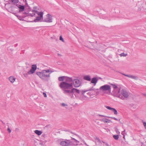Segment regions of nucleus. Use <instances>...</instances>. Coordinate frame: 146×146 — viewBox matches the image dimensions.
Here are the masks:
<instances>
[{
  "mask_svg": "<svg viewBox=\"0 0 146 146\" xmlns=\"http://www.w3.org/2000/svg\"><path fill=\"white\" fill-rule=\"evenodd\" d=\"M50 72V70L49 69L45 70L41 72H36V74L42 80L48 81L50 77V73H49Z\"/></svg>",
  "mask_w": 146,
  "mask_h": 146,
  "instance_id": "2",
  "label": "nucleus"
},
{
  "mask_svg": "<svg viewBox=\"0 0 146 146\" xmlns=\"http://www.w3.org/2000/svg\"><path fill=\"white\" fill-rule=\"evenodd\" d=\"M125 130L124 129L123 131H122V132H121V134L122 135H123V138L124 139H125Z\"/></svg>",
  "mask_w": 146,
  "mask_h": 146,
  "instance_id": "27",
  "label": "nucleus"
},
{
  "mask_svg": "<svg viewBox=\"0 0 146 146\" xmlns=\"http://www.w3.org/2000/svg\"><path fill=\"white\" fill-rule=\"evenodd\" d=\"M113 138L115 140H117L119 138V136L118 135H113Z\"/></svg>",
  "mask_w": 146,
  "mask_h": 146,
  "instance_id": "25",
  "label": "nucleus"
},
{
  "mask_svg": "<svg viewBox=\"0 0 146 146\" xmlns=\"http://www.w3.org/2000/svg\"><path fill=\"white\" fill-rule=\"evenodd\" d=\"M141 146H142V145H141Z\"/></svg>",
  "mask_w": 146,
  "mask_h": 146,
  "instance_id": "53",
  "label": "nucleus"
},
{
  "mask_svg": "<svg viewBox=\"0 0 146 146\" xmlns=\"http://www.w3.org/2000/svg\"><path fill=\"white\" fill-rule=\"evenodd\" d=\"M43 94L44 97H47V95L46 94L45 92H43Z\"/></svg>",
  "mask_w": 146,
  "mask_h": 146,
  "instance_id": "39",
  "label": "nucleus"
},
{
  "mask_svg": "<svg viewBox=\"0 0 146 146\" xmlns=\"http://www.w3.org/2000/svg\"><path fill=\"white\" fill-rule=\"evenodd\" d=\"M61 105L63 107H66L68 106L67 104H66L64 103H62L61 104Z\"/></svg>",
  "mask_w": 146,
  "mask_h": 146,
  "instance_id": "32",
  "label": "nucleus"
},
{
  "mask_svg": "<svg viewBox=\"0 0 146 146\" xmlns=\"http://www.w3.org/2000/svg\"><path fill=\"white\" fill-rule=\"evenodd\" d=\"M95 139L97 141L99 144H102V142L98 138L96 137Z\"/></svg>",
  "mask_w": 146,
  "mask_h": 146,
  "instance_id": "23",
  "label": "nucleus"
},
{
  "mask_svg": "<svg viewBox=\"0 0 146 146\" xmlns=\"http://www.w3.org/2000/svg\"><path fill=\"white\" fill-rule=\"evenodd\" d=\"M143 123L145 128L146 129V122H143Z\"/></svg>",
  "mask_w": 146,
  "mask_h": 146,
  "instance_id": "38",
  "label": "nucleus"
},
{
  "mask_svg": "<svg viewBox=\"0 0 146 146\" xmlns=\"http://www.w3.org/2000/svg\"><path fill=\"white\" fill-rule=\"evenodd\" d=\"M9 79L11 83H13L15 81V78L11 76L9 78Z\"/></svg>",
  "mask_w": 146,
  "mask_h": 146,
  "instance_id": "19",
  "label": "nucleus"
},
{
  "mask_svg": "<svg viewBox=\"0 0 146 146\" xmlns=\"http://www.w3.org/2000/svg\"><path fill=\"white\" fill-rule=\"evenodd\" d=\"M10 12L11 13H13V11L12 10H11V9H10Z\"/></svg>",
  "mask_w": 146,
  "mask_h": 146,
  "instance_id": "45",
  "label": "nucleus"
},
{
  "mask_svg": "<svg viewBox=\"0 0 146 146\" xmlns=\"http://www.w3.org/2000/svg\"><path fill=\"white\" fill-rule=\"evenodd\" d=\"M98 116H100V117H106V116L104 115H100V114H98Z\"/></svg>",
  "mask_w": 146,
  "mask_h": 146,
  "instance_id": "37",
  "label": "nucleus"
},
{
  "mask_svg": "<svg viewBox=\"0 0 146 146\" xmlns=\"http://www.w3.org/2000/svg\"><path fill=\"white\" fill-rule=\"evenodd\" d=\"M84 95H81L80 96H76V97L78 99H79L82 100H84L85 98L84 97Z\"/></svg>",
  "mask_w": 146,
  "mask_h": 146,
  "instance_id": "20",
  "label": "nucleus"
},
{
  "mask_svg": "<svg viewBox=\"0 0 146 146\" xmlns=\"http://www.w3.org/2000/svg\"><path fill=\"white\" fill-rule=\"evenodd\" d=\"M113 88V93L116 95H117L118 94L120 93V91L121 89L120 88L118 87L115 84H111Z\"/></svg>",
  "mask_w": 146,
  "mask_h": 146,
  "instance_id": "9",
  "label": "nucleus"
},
{
  "mask_svg": "<svg viewBox=\"0 0 146 146\" xmlns=\"http://www.w3.org/2000/svg\"><path fill=\"white\" fill-rule=\"evenodd\" d=\"M121 74H122L124 75L125 76H126L130 78H131L134 79L135 80H137L138 79V77L137 76H133L132 75H127V74H123L122 73H121Z\"/></svg>",
  "mask_w": 146,
  "mask_h": 146,
  "instance_id": "14",
  "label": "nucleus"
},
{
  "mask_svg": "<svg viewBox=\"0 0 146 146\" xmlns=\"http://www.w3.org/2000/svg\"><path fill=\"white\" fill-rule=\"evenodd\" d=\"M83 78L84 80L88 81H90L91 80L90 76L89 75L84 76V77Z\"/></svg>",
  "mask_w": 146,
  "mask_h": 146,
  "instance_id": "18",
  "label": "nucleus"
},
{
  "mask_svg": "<svg viewBox=\"0 0 146 146\" xmlns=\"http://www.w3.org/2000/svg\"><path fill=\"white\" fill-rule=\"evenodd\" d=\"M54 72V71H51V70H50V72H49V73H50V74H51V73L52 72Z\"/></svg>",
  "mask_w": 146,
  "mask_h": 146,
  "instance_id": "44",
  "label": "nucleus"
},
{
  "mask_svg": "<svg viewBox=\"0 0 146 146\" xmlns=\"http://www.w3.org/2000/svg\"><path fill=\"white\" fill-rule=\"evenodd\" d=\"M25 5L28 6V5L27 4V1L26 0H25Z\"/></svg>",
  "mask_w": 146,
  "mask_h": 146,
  "instance_id": "41",
  "label": "nucleus"
},
{
  "mask_svg": "<svg viewBox=\"0 0 146 146\" xmlns=\"http://www.w3.org/2000/svg\"><path fill=\"white\" fill-rule=\"evenodd\" d=\"M101 121H103L104 123H110L111 122V121L109 119H108L106 118L101 119H100Z\"/></svg>",
  "mask_w": 146,
  "mask_h": 146,
  "instance_id": "16",
  "label": "nucleus"
},
{
  "mask_svg": "<svg viewBox=\"0 0 146 146\" xmlns=\"http://www.w3.org/2000/svg\"><path fill=\"white\" fill-rule=\"evenodd\" d=\"M99 89L103 92L108 91L109 93L110 94L111 93V86L107 84H106L101 86Z\"/></svg>",
  "mask_w": 146,
  "mask_h": 146,
  "instance_id": "7",
  "label": "nucleus"
},
{
  "mask_svg": "<svg viewBox=\"0 0 146 146\" xmlns=\"http://www.w3.org/2000/svg\"><path fill=\"white\" fill-rule=\"evenodd\" d=\"M143 96L146 97V94H143Z\"/></svg>",
  "mask_w": 146,
  "mask_h": 146,
  "instance_id": "48",
  "label": "nucleus"
},
{
  "mask_svg": "<svg viewBox=\"0 0 146 146\" xmlns=\"http://www.w3.org/2000/svg\"><path fill=\"white\" fill-rule=\"evenodd\" d=\"M108 118H111L113 119H114L115 120L118 121V120L115 117H108Z\"/></svg>",
  "mask_w": 146,
  "mask_h": 146,
  "instance_id": "33",
  "label": "nucleus"
},
{
  "mask_svg": "<svg viewBox=\"0 0 146 146\" xmlns=\"http://www.w3.org/2000/svg\"><path fill=\"white\" fill-rule=\"evenodd\" d=\"M35 133L38 135H40L42 133V131L38 130H35Z\"/></svg>",
  "mask_w": 146,
  "mask_h": 146,
  "instance_id": "22",
  "label": "nucleus"
},
{
  "mask_svg": "<svg viewBox=\"0 0 146 146\" xmlns=\"http://www.w3.org/2000/svg\"><path fill=\"white\" fill-rule=\"evenodd\" d=\"M19 1V0H9V3L11 4H15Z\"/></svg>",
  "mask_w": 146,
  "mask_h": 146,
  "instance_id": "17",
  "label": "nucleus"
},
{
  "mask_svg": "<svg viewBox=\"0 0 146 146\" xmlns=\"http://www.w3.org/2000/svg\"><path fill=\"white\" fill-rule=\"evenodd\" d=\"M17 128H16V130H17Z\"/></svg>",
  "mask_w": 146,
  "mask_h": 146,
  "instance_id": "51",
  "label": "nucleus"
},
{
  "mask_svg": "<svg viewBox=\"0 0 146 146\" xmlns=\"http://www.w3.org/2000/svg\"><path fill=\"white\" fill-rule=\"evenodd\" d=\"M74 80L73 82V85L74 87L76 88L78 87L81 85V82L78 79H76L74 78Z\"/></svg>",
  "mask_w": 146,
  "mask_h": 146,
  "instance_id": "11",
  "label": "nucleus"
},
{
  "mask_svg": "<svg viewBox=\"0 0 146 146\" xmlns=\"http://www.w3.org/2000/svg\"><path fill=\"white\" fill-rule=\"evenodd\" d=\"M33 13L29 14L27 16H30L31 17H35L36 16L35 14H37L38 16L34 20L31 21V22H37L40 21L41 20L43 19V13L42 12H39L36 10L32 11Z\"/></svg>",
  "mask_w": 146,
  "mask_h": 146,
  "instance_id": "3",
  "label": "nucleus"
},
{
  "mask_svg": "<svg viewBox=\"0 0 146 146\" xmlns=\"http://www.w3.org/2000/svg\"><path fill=\"white\" fill-rule=\"evenodd\" d=\"M127 54H125L124 53H122L120 54H119V55L120 56H123V57H125L127 56Z\"/></svg>",
  "mask_w": 146,
  "mask_h": 146,
  "instance_id": "24",
  "label": "nucleus"
},
{
  "mask_svg": "<svg viewBox=\"0 0 146 146\" xmlns=\"http://www.w3.org/2000/svg\"><path fill=\"white\" fill-rule=\"evenodd\" d=\"M17 18H18V19L20 20H21V21H23V19H22V17L20 16H19V15H17Z\"/></svg>",
  "mask_w": 146,
  "mask_h": 146,
  "instance_id": "30",
  "label": "nucleus"
},
{
  "mask_svg": "<svg viewBox=\"0 0 146 146\" xmlns=\"http://www.w3.org/2000/svg\"><path fill=\"white\" fill-rule=\"evenodd\" d=\"M88 91V90H82L81 91L82 94L83 95H84V94Z\"/></svg>",
  "mask_w": 146,
  "mask_h": 146,
  "instance_id": "29",
  "label": "nucleus"
},
{
  "mask_svg": "<svg viewBox=\"0 0 146 146\" xmlns=\"http://www.w3.org/2000/svg\"><path fill=\"white\" fill-rule=\"evenodd\" d=\"M28 74H29L27 72V73H24L23 75L25 77H27L28 76Z\"/></svg>",
  "mask_w": 146,
  "mask_h": 146,
  "instance_id": "35",
  "label": "nucleus"
},
{
  "mask_svg": "<svg viewBox=\"0 0 146 146\" xmlns=\"http://www.w3.org/2000/svg\"><path fill=\"white\" fill-rule=\"evenodd\" d=\"M66 108H67L66 107Z\"/></svg>",
  "mask_w": 146,
  "mask_h": 146,
  "instance_id": "52",
  "label": "nucleus"
},
{
  "mask_svg": "<svg viewBox=\"0 0 146 146\" xmlns=\"http://www.w3.org/2000/svg\"><path fill=\"white\" fill-rule=\"evenodd\" d=\"M23 14H26L27 16V15H28V14L27 13H26V12H24L23 13Z\"/></svg>",
  "mask_w": 146,
  "mask_h": 146,
  "instance_id": "42",
  "label": "nucleus"
},
{
  "mask_svg": "<svg viewBox=\"0 0 146 146\" xmlns=\"http://www.w3.org/2000/svg\"><path fill=\"white\" fill-rule=\"evenodd\" d=\"M16 5L19 9V13H20L21 12L23 11L24 10L25 6H24L18 4H17Z\"/></svg>",
  "mask_w": 146,
  "mask_h": 146,
  "instance_id": "13",
  "label": "nucleus"
},
{
  "mask_svg": "<svg viewBox=\"0 0 146 146\" xmlns=\"http://www.w3.org/2000/svg\"><path fill=\"white\" fill-rule=\"evenodd\" d=\"M72 140H74L75 141V143H72V141L71 140H66L64 141H62L60 143V145L62 146H68L70 145H78V143H79V141L76 140L74 138L71 137Z\"/></svg>",
  "mask_w": 146,
  "mask_h": 146,
  "instance_id": "4",
  "label": "nucleus"
},
{
  "mask_svg": "<svg viewBox=\"0 0 146 146\" xmlns=\"http://www.w3.org/2000/svg\"><path fill=\"white\" fill-rule=\"evenodd\" d=\"M102 142L103 143H104V144H105L106 143H105V142H104V141H102Z\"/></svg>",
  "mask_w": 146,
  "mask_h": 146,
  "instance_id": "49",
  "label": "nucleus"
},
{
  "mask_svg": "<svg viewBox=\"0 0 146 146\" xmlns=\"http://www.w3.org/2000/svg\"><path fill=\"white\" fill-rule=\"evenodd\" d=\"M98 81V79L97 78L94 77L92 79L91 81V83L92 84H94V85H95L97 83Z\"/></svg>",
  "mask_w": 146,
  "mask_h": 146,
  "instance_id": "15",
  "label": "nucleus"
},
{
  "mask_svg": "<svg viewBox=\"0 0 146 146\" xmlns=\"http://www.w3.org/2000/svg\"><path fill=\"white\" fill-rule=\"evenodd\" d=\"M92 45L96 49L98 50H100L101 48H103V47L104 46V45L102 44H98L97 41L94 44H92Z\"/></svg>",
  "mask_w": 146,
  "mask_h": 146,
  "instance_id": "10",
  "label": "nucleus"
},
{
  "mask_svg": "<svg viewBox=\"0 0 146 146\" xmlns=\"http://www.w3.org/2000/svg\"><path fill=\"white\" fill-rule=\"evenodd\" d=\"M60 40H62L63 42H64L63 39L61 36H60Z\"/></svg>",
  "mask_w": 146,
  "mask_h": 146,
  "instance_id": "34",
  "label": "nucleus"
},
{
  "mask_svg": "<svg viewBox=\"0 0 146 146\" xmlns=\"http://www.w3.org/2000/svg\"><path fill=\"white\" fill-rule=\"evenodd\" d=\"M105 144L106 146H109L108 144L107 143H106Z\"/></svg>",
  "mask_w": 146,
  "mask_h": 146,
  "instance_id": "46",
  "label": "nucleus"
},
{
  "mask_svg": "<svg viewBox=\"0 0 146 146\" xmlns=\"http://www.w3.org/2000/svg\"><path fill=\"white\" fill-rule=\"evenodd\" d=\"M13 14L16 16L17 15L16 13H14Z\"/></svg>",
  "mask_w": 146,
  "mask_h": 146,
  "instance_id": "47",
  "label": "nucleus"
},
{
  "mask_svg": "<svg viewBox=\"0 0 146 146\" xmlns=\"http://www.w3.org/2000/svg\"><path fill=\"white\" fill-rule=\"evenodd\" d=\"M87 146H89L85 142V141H84L83 142Z\"/></svg>",
  "mask_w": 146,
  "mask_h": 146,
  "instance_id": "40",
  "label": "nucleus"
},
{
  "mask_svg": "<svg viewBox=\"0 0 146 146\" xmlns=\"http://www.w3.org/2000/svg\"><path fill=\"white\" fill-rule=\"evenodd\" d=\"M66 76H60L58 77V80L60 81H63L65 80Z\"/></svg>",
  "mask_w": 146,
  "mask_h": 146,
  "instance_id": "21",
  "label": "nucleus"
},
{
  "mask_svg": "<svg viewBox=\"0 0 146 146\" xmlns=\"http://www.w3.org/2000/svg\"><path fill=\"white\" fill-rule=\"evenodd\" d=\"M43 21L47 23H51L52 22V16L49 14H47L46 15V17L44 18L43 20L42 19L40 22Z\"/></svg>",
  "mask_w": 146,
  "mask_h": 146,
  "instance_id": "8",
  "label": "nucleus"
},
{
  "mask_svg": "<svg viewBox=\"0 0 146 146\" xmlns=\"http://www.w3.org/2000/svg\"><path fill=\"white\" fill-rule=\"evenodd\" d=\"M36 69V64H33L32 66L31 69L28 72L29 74H33L35 72Z\"/></svg>",
  "mask_w": 146,
  "mask_h": 146,
  "instance_id": "12",
  "label": "nucleus"
},
{
  "mask_svg": "<svg viewBox=\"0 0 146 146\" xmlns=\"http://www.w3.org/2000/svg\"><path fill=\"white\" fill-rule=\"evenodd\" d=\"M117 97L122 100H124L127 98L129 96L128 92L125 90L122 89L120 93L117 95Z\"/></svg>",
  "mask_w": 146,
  "mask_h": 146,
  "instance_id": "6",
  "label": "nucleus"
},
{
  "mask_svg": "<svg viewBox=\"0 0 146 146\" xmlns=\"http://www.w3.org/2000/svg\"><path fill=\"white\" fill-rule=\"evenodd\" d=\"M98 89H97L96 90H95L93 88V87H92V88H90L89 90H88V91H91V90H94L95 91L96 90H98Z\"/></svg>",
  "mask_w": 146,
  "mask_h": 146,
  "instance_id": "28",
  "label": "nucleus"
},
{
  "mask_svg": "<svg viewBox=\"0 0 146 146\" xmlns=\"http://www.w3.org/2000/svg\"><path fill=\"white\" fill-rule=\"evenodd\" d=\"M116 131L117 132V133H118V132L119 133H120V132L119 131H118V130L117 129H116Z\"/></svg>",
  "mask_w": 146,
  "mask_h": 146,
  "instance_id": "43",
  "label": "nucleus"
},
{
  "mask_svg": "<svg viewBox=\"0 0 146 146\" xmlns=\"http://www.w3.org/2000/svg\"><path fill=\"white\" fill-rule=\"evenodd\" d=\"M7 130L9 133L11 132V130L9 127L7 128Z\"/></svg>",
  "mask_w": 146,
  "mask_h": 146,
  "instance_id": "36",
  "label": "nucleus"
},
{
  "mask_svg": "<svg viewBox=\"0 0 146 146\" xmlns=\"http://www.w3.org/2000/svg\"><path fill=\"white\" fill-rule=\"evenodd\" d=\"M74 77L70 78L66 76L65 82H62L60 85V87L61 88H64L65 90H68L71 89L73 88V83H69L71 82L74 81Z\"/></svg>",
  "mask_w": 146,
  "mask_h": 146,
  "instance_id": "1",
  "label": "nucleus"
},
{
  "mask_svg": "<svg viewBox=\"0 0 146 146\" xmlns=\"http://www.w3.org/2000/svg\"><path fill=\"white\" fill-rule=\"evenodd\" d=\"M106 107L107 109H108V110H111V111H112L113 110V108H111L110 107L108 106H106Z\"/></svg>",
  "mask_w": 146,
  "mask_h": 146,
  "instance_id": "31",
  "label": "nucleus"
},
{
  "mask_svg": "<svg viewBox=\"0 0 146 146\" xmlns=\"http://www.w3.org/2000/svg\"><path fill=\"white\" fill-rule=\"evenodd\" d=\"M58 55L59 56H61V55L60 54H59V53L58 54Z\"/></svg>",
  "mask_w": 146,
  "mask_h": 146,
  "instance_id": "50",
  "label": "nucleus"
},
{
  "mask_svg": "<svg viewBox=\"0 0 146 146\" xmlns=\"http://www.w3.org/2000/svg\"><path fill=\"white\" fill-rule=\"evenodd\" d=\"M112 111H113L114 112V113L115 115L117 114L118 113L117 111L115 109L113 108Z\"/></svg>",
  "mask_w": 146,
  "mask_h": 146,
  "instance_id": "26",
  "label": "nucleus"
},
{
  "mask_svg": "<svg viewBox=\"0 0 146 146\" xmlns=\"http://www.w3.org/2000/svg\"><path fill=\"white\" fill-rule=\"evenodd\" d=\"M71 89V90H64V93L70 97L71 98L74 99V97L73 96V93L74 91H75L78 94H79L80 91L79 90L75 88H72Z\"/></svg>",
  "mask_w": 146,
  "mask_h": 146,
  "instance_id": "5",
  "label": "nucleus"
}]
</instances>
